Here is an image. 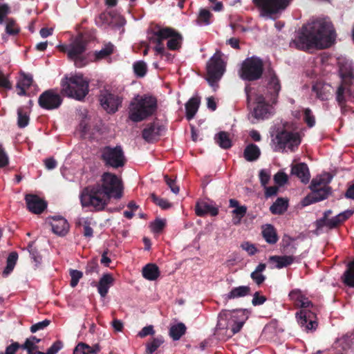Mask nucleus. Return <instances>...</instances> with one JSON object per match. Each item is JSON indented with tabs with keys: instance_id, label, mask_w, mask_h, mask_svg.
Segmentation results:
<instances>
[{
	"instance_id": "obj_1",
	"label": "nucleus",
	"mask_w": 354,
	"mask_h": 354,
	"mask_svg": "<svg viewBox=\"0 0 354 354\" xmlns=\"http://www.w3.org/2000/svg\"><path fill=\"white\" fill-rule=\"evenodd\" d=\"M335 38V30L330 21L318 19L303 26L299 36L292 44L299 49L326 48Z\"/></svg>"
},
{
	"instance_id": "obj_2",
	"label": "nucleus",
	"mask_w": 354,
	"mask_h": 354,
	"mask_svg": "<svg viewBox=\"0 0 354 354\" xmlns=\"http://www.w3.org/2000/svg\"><path fill=\"white\" fill-rule=\"evenodd\" d=\"M248 317L249 311L246 309L221 311L218 317L215 335L221 339L231 337L240 331Z\"/></svg>"
},
{
	"instance_id": "obj_3",
	"label": "nucleus",
	"mask_w": 354,
	"mask_h": 354,
	"mask_svg": "<svg viewBox=\"0 0 354 354\" xmlns=\"http://www.w3.org/2000/svg\"><path fill=\"white\" fill-rule=\"evenodd\" d=\"M289 297L295 306L301 308L295 315L299 326L307 333L315 330L318 324L315 307L312 302L299 289L292 290L289 293Z\"/></svg>"
},
{
	"instance_id": "obj_4",
	"label": "nucleus",
	"mask_w": 354,
	"mask_h": 354,
	"mask_svg": "<svg viewBox=\"0 0 354 354\" xmlns=\"http://www.w3.org/2000/svg\"><path fill=\"white\" fill-rule=\"evenodd\" d=\"M156 97L149 95H138L131 101L129 106V118L134 122L143 121L152 116L157 111Z\"/></svg>"
},
{
	"instance_id": "obj_5",
	"label": "nucleus",
	"mask_w": 354,
	"mask_h": 354,
	"mask_svg": "<svg viewBox=\"0 0 354 354\" xmlns=\"http://www.w3.org/2000/svg\"><path fill=\"white\" fill-rule=\"evenodd\" d=\"M88 80L82 75L65 77L61 82V93L68 97L82 100L88 93Z\"/></svg>"
},
{
	"instance_id": "obj_6",
	"label": "nucleus",
	"mask_w": 354,
	"mask_h": 354,
	"mask_svg": "<svg viewBox=\"0 0 354 354\" xmlns=\"http://www.w3.org/2000/svg\"><path fill=\"white\" fill-rule=\"evenodd\" d=\"M80 198L82 207H92L97 211L103 209L110 201L109 195L96 185L84 189Z\"/></svg>"
},
{
	"instance_id": "obj_7",
	"label": "nucleus",
	"mask_w": 354,
	"mask_h": 354,
	"mask_svg": "<svg viewBox=\"0 0 354 354\" xmlns=\"http://www.w3.org/2000/svg\"><path fill=\"white\" fill-rule=\"evenodd\" d=\"M274 150L276 151H294L301 143V138L297 132H292L284 127L279 129L272 138Z\"/></svg>"
},
{
	"instance_id": "obj_8",
	"label": "nucleus",
	"mask_w": 354,
	"mask_h": 354,
	"mask_svg": "<svg viewBox=\"0 0 354 354\" xmlns=\"http://www.w3.org/2000/svg\"><path fill=\"white\" fill-rule=\"evenodd\" d=\"M253 88L249 85H247L245 88V92L247 96L248 102L254 100L256 103L252 112L251 113L252 116L256 120H264L269 118L272 113V106L270 103L274 104L270 101V97L268 96H264L263 94L254 93L252 91Z\"/></svg>"
},
{
	"instance_id": "obj_9",
	"label": "nucleus",
	"mask_w": 354,
	"mask_h": 354,
	"mask_svg": "<svg viewBox=\"0 0 354 354\" xmlns=\"http://www.w3.org/2000/svg\"><path fill=\"white\" fill-rule=\"evenodd\" d=\"M86 41L82 36L77 37L69 45L59 46L61 51L66 53L70 59L73 60L77 67H82L87 63L84 52Z\"/></svg>"
},
{
	"instance_id": "obj_10",
	"label": "nucleus",
	"mask_w": 354,
	"mask_h": 354,
	"mask_svg": "<svg viewBox=\"0 0 354 354\" xmlns=\"http://www.w3.org/2000/svg\"><path fill=\"white\" fill-rule=\"evenodd\" d=\"M225 71V61L223 54L217 50L207 64V81L215 89Z\"/></svg>"
},
{
	"instance_id": "obj_11",
	"label": "nucleus",
	"mask_w": 354,
	"mask_h": 354,
	"mask_svg": "<svg viewBox=\"0 0 354 354\" xmlns=\"http://www.w3.org/2000/svg\"><path fill=\"white\" fill-rule=\"evenodd\" d=\"M263 71V61L255 56L245 59L239 71V76L242 80L254 81L259 80Z\"/></svg>"
},
{
	"instance_id": "obj_12",
	"label": "nucleus",
	"mask_w": 354,
	"mask_h": 354,
	"mask_svg": "<svg viewBox=\"0 0 354 354\" xmlns=\"http://www.w3.org/2000/svg\"><path fill=\"white\" fill-rule=\"evenodd\" d=\"M100 185L104 192H106L110 197L120 198L122 196V185L121 180L113 174L106 172L100 180V183L96 184Z\"/></svg>"
},
{
	"instance_id": "obj_13",
	"label": "nucleus",
	"mask_w": 354,
	"mask_h": 354,
	"mask_svg": "<svg viewBox=\"0 0 354 354\" xmlns=\"http://www.w3.org/2000/svg\"><path fill=\"white\" fill-rule=\"evenodd\" d=\"M253 3L259 9L261 17L271 18L285 10L290 0H253Z\"/></svg>"
},
{
	"instance_id": "obj_14",
	"label": "nucleus",
	"mask_w": 354,
	"mask_h": 354,
	"mask_svg": "<svg viewBox=\"0 0 354 354\" xmlns=\"http://www.w3.org/2000/svg\"><path fill=\"white\" fill-rule=\"evenodd\" d=\"M101 157L106 165L115 169L123 167L126 162L120 146L104 147L102 149Z\"/></svg>"
},
{
	"instance_id": "obj_15",
	"label": "nucleus",
	"mask_w": 354,
	"mask_h": 354,
	"mask_svg": "<svg viewBox=\"0 0 354 354\" xmlns=\"http://www.w3.org/2000/svg\"><path fill=\"white\" fill-rule=\"evenodd\" d=\"M353 213V212L352 210L348 209L338 214L331 218H320L316 221V231L317 233H320L325 230L333 229L348 219Z\"/></svg>"
},
{
	"instance_id": "obj_16",
	"label": "nucleus",
	"mask_w": 354,
	"mask_h": 354,
	"mask_svg": "<svg viewBox=\"0 0 354 354\" xmlns=\"http://www.w3.org/2000/svg\"><path fill=\"white\" fill-rule=\"evenodd\" d=\"M125 19L120 15H113L112 13H101L95 19V24L100 27L109 26L113 29L119 30L120 32L124 31L122 27L125 24Z\"/></svg>"
},
{
	"instance_id": "obj_17",
	"label": "nucleus",
	"mask_w": 354,
	"mask_h": 354,
	"mask_svg": "<svg viewBox=\"0 0 354 354\" xmlns=\"http://www.w3.org/2000/svg\"><path fill=\"white\" fill-rule=\"evenodd\" d=\"M155 35L158 37L159 40L167 39V45L170 50H177L181 46L182 36L171 28L159 29L155 32Z\"/></svg>"
},
{
	"instance_id": "obj_18",
	"label": "nucleus",
	"mask_w": 354,
	"mask_h": 354,
	"mask_svg": "<svg viewBox=\"0 0 354 354\" xmlns=\"http://www.w3.org/2000/svg\"><path fill=\"white\" fill-rule=\"evenodd\" d=\"M38 102L41 108L46 110H53L59 107L62 99L58 93L50 89L40 95Z\"/></svg>"
},
{
	"instance_id": "obj_19",
	"label": "nucleus",
	"mask_w": 354,
	"mask_h": 354,
	"mask_svg": "<svg viewBox=\"0 0 354 354\" xmlns=\"http://www.w3.org/2000/svg\"><path fill=\"white\" fill-rule=\"evenodd\" d=\"M266 79L267 81V93H266V96L270 97V101L275 103L279 92L281 90L279 80L272 70H269L267 72Z\"/></svg>"
},
{
	"instance_id": "obj_20",
	"label": "nucleus",
	"mask_w": 354,
	"mask_h": 354,
	"mask_svg": "<svg viewBox=\"0 0 354 354\" xmlns=\"http://www.w3.org/2000/svg\"><path fill=\"white\" fill-rule=\"evenodd\" d=\"M101 106L106 112L115 113L122 103L121 98L115 94L104 91L100 96Z\"/></svg>"
},
{
	"instance_id": "obj_21",
	"label": "nucleus",
	"mask_w": 354,
	"mask_h": 354,
	"mask_svg": "<svg viewBox=\"0 0 354 354\" xmlns=\"http://www.w3.org/2000/svg\"><path fill=\"white\" fill-rule=\"evenodd\" d=\"M337 64L344 84H351L354 80V74L351 61L344 57H339L337 58Z\"/></svg>"
},
{
	"instance_id": "obj_22",
	"label": "nucleus",
	"mask_w": 354,
	"mask_h": 354,
	"mask_svg": "<svg viewBox=\"0 0 354 354\" xmlns=\"http://www.w3.org/2000/svg\"><path fill=\"white\" fill-rule=\"evenodd\" d=\"M310 194H308L301 201L303 206H308L310 204L323 201L328 198L331 193L330 187H325L315 189H311Z\"/></svg>"
},
{
	"instance_id": "obj_23",
	"label": "nucleus",
	"mask_w": 354,
	"mask_h": 354,
	"mask_svg": "<svg viewBox=\"0 0 354 354\" xmlns=\"http://www.w3.org/2000/svg\"><path fill=\"white\" fill-rule=\"evenodd\" d=\"M28 209L34 214L41 213L46 207V203L36 195L27 194L25 197Z\"/></svg>"
},
{
	"instance_id": "obj_24",
	"label": "nucleus",
	"mask_w": 354,
	"mask_h": 354,
	"mask_svg": "<svg viewBox=\"0 0 354 354\" xmlns=\"http://www.w3.org/2000/svg\"><path fill=\"white\" fill-rule=\"evenodd\" d=\"M50 224L53 232L59 236L65 235L69 229L67 221L61 216L52 217L50 219Z\"/></svg>"
},
{
	"instance_id": "obj_25",
	"label": "nucleus",
	"mask_w": 354,
	"mask_h": 354,
	"mask_svg": "<svg viewBox=\"0 0 354 354\" xmlns=\"http://www.w3.org/2000/svg\"><path fill=\"white\" fill-rule=\"evenodd\" d=\"M195 212L197 216H203L207 214L211 216H216L218 213V208L212 203L206 201L198 202L196 205Z\"/></svg>"
},
{
	"instance_id": "obj_26",
	"label": "nucleus",
	"mask_w": 354,
	"mask_h": 354,
	"mask_svg": "<svg viewBox=\"0 0 354 354\" xmlns=\"http://www.w3.org/2000/svg\"><path fill=\"white\" fill-rule=\"evenodd\" d=\"M345 84L340 85L336 92V100L342 107L347 100L354 102V94L351 88L346 87Z\"/></svg>"
},
{
	"instance_id": "obj_27",
	"label": "nucleus",
	"mask_w": 354,
	"mask_h": 354,
	"mask_svg": "<svg viewBox=\"0 0 354 354\" xmlns=\"http://www.w3.org/2000/svg\"><path fill=\"white\" fill-rule=\"evenodd\" d=\"M291 172L297 176L302 183H307L309 182L310 175L306 164L299 163L292 166Z\"/></svg>"
},
{
	"instance_id": "obj_28",
	"label": "nucleus",
	"mask_w": 354,
	"mask_h": 354,
	"mask_svg": "<svg viewBox=\"0 0 354 354\" xmlns=\"http://www.w3.org/2000/svg\"><path fill=\"white\" fill-rule=\"evenodd\" d=\"M333 176L327 172L323 173L314 178L310 183V189L328 187V185L332 180Z\"/></svg>"
},
{
	"instance_id": "obj_29",
	"label": "nucleus",
	"mask_w": 354,
	"mask_h": 354,
	"mask_svg": "<svg viewBox=\"0 0 354 354\" xmlns=\"http://www.w3.org/2000/svg\"><path fill=\"white\" fill-rule=\"evenodd\" d=\"M32 83V76L30 74L21 73L16 86L18 95H26V90L30 86Z\"/></svg>"
},
{
	"instance_id": "obj_30",
	"label": "nucleus",
	"mask_w": 354,
	"mask_h": 354,
	"mask_svg": "<svg viewBox=\"0 0 354 354\" xmlns=\"http://www.w3.org/2000/svg\"><path fill=\"white\" fill-rule=\"evenodd\" d=\"M162 127L154 123L150 124L148 127L144 129L142 131V138L147 142H153L160 134Z\"/></svg>"
},
{
	"instance_id": "obj_31",
	"label": "nucleus",
	"mask_w": 354,
	"mask_h": 354,
	"mask_svg": "<svg viewBox=\"0 0 354 354\" xmlns=\"http://www.w3.org/2000/svg\"><path fill=\"white\" fill-rule=\"evenodd\" d=\"M295 260L292 256H271L269 258V261L274 265V267L277 269H281L284 267L292 264Z\"/></svg>"
},
{
	"instance_id": "obj_32",
	"label": "nucleus",
	"mask_w": 354,
	"mask_h": 354,
	"mask_svg": "<svg viewBox=\"0 0 354 354\" xmlns=\"http://www.w3.org/2000/svg\"><path fill=\"white\" fill-rule=\"evenodd\" d=\"M113 283V278L109 274H105L100 278L97 286V290L102 297H104L106 295Z\"/></svg>"
},
{
	"instance_id": "obj_33",
	"label": "nucleus",
	"mask_w": 354,
	"mask_h": 354,
	"mask_svg": "<svg viewBox=\"0 0 354 354\" xmlns=\"http://www.w3.org/2000/svg\"><path fill=\"white\" fill-rule=\"evenodd\" d=\"M250 292V288L248 286H241L232 288L227 294L225 295V300H230L243 297Z\"/></svg>"
},
{
	"instance_id": "obj_34",
	"label": "nucleus",
	"mask_w": 354,
	"mask_h": 354,
	"mask_svg": "<svg viewBox=\"0 0 354 354\" xmlns=\"http://www.w3.org/2000/svg\"><path fill=\"white\" fill-rule=\"evenodd\" d=\"M261 155L259 147L254 144L248 145L243 151V157L248 162L257 160Z\"/></svg>"
},
{
	"instance_id": "obj_35",
	"label": "nucleus",
	"mask_w": 354,
	"mask_h": 354,
	"mask_svg": "<svg viewBox=\"0 0 354 354\" xmlns=\"http://www.w3.org/2000/svg\"><path fill=\"white\" fill-rule=\"evenodd\" d=\"M262 235L266 241L270 244H274L278 241L276 230L270 224H266L262 227Z\"/></svg>"
},
{
	"instance_id": "obj_36",
	"label": "nucleus",
	"mask_w": 354,
	"mask_h": 354,
	"mask_svg": "<svg viewBox=\"0 0 354 354\" xmlns=\"http://www.w3.org/2000/svg\"><path fill=\"white\" fill-rule=\"evenodd\" d=\"M159 275L160 271L156 264L149 263L142 268V276L147 280H156Z\"/></svg>"
},
{
	"instance_id": "obj_37",
	"label": "nucleus",
	"mask_w": 354,
	"mask_h": 354,
	"mask_svg": "<svg viewBox=\"0 0 354 354\" xmlns=\"http://www.w3.org/2000/svg\"><path fill=\"white\" fill-rule=\"evenodd\" d=\"M214 140L222 149H227L232 147V140L230 138V134L225 131H221L216 134Z\"/></svg>"
},
{
	"instance_id": "obj_38",
	"label": "nucleus",
	"mask_w": 354,
	"mask_h": 354,
	"mask_svg": "<svg viewBox=\"0 0 354 354\" xmlns=\"http://www.w3.org/2000/svg\"><path fill=\"white\" fill-rule=\"evenodd\" d=\"M100 350L97 344L90 346L84 343H80L74 349L73 354H97Z\"/></svg>"
},
{
	"instance_id": "obj_39",
	"label": "nucleus",
	"mask_w": 354,
	"mask_h": 354,
	"mask_svg": "<svg viewBox=\"0 0 354 354\" xmlns=\"http://www.w3.org/2000/svg\"><path fill=\"white\" fill-rule=\"evenodd\" d=\"M200 101L196 97H192L185 104L186 117L187 120H192L199 107Z\"/></svg>"
},
{
	"instance_id": "obj_40",
	"label": "nucleus",
	"mask_w": 354,
	"mask_h": 354,
	"mask_svg": "<svg viewBox=\"0 0 354 354\" xmlns=\"http://www.w3.org/2000/svg\"><path fill=\"white\" fill-rule=\"evenodd\" d=\"M343 282L349 287H354V259L348 263L347 269L342 277Z\"/></svg>"
},
{
	"instance_id": "obj_41",
	"label": "nucleus",
	"mask_w": 354,
	"mask_h": 354,
	"mask_svg": "<svg viewBox=\"0 0 354 354\" xmlns=\"http://www.w3.org/2000/svg\"><path fill=\"white\" fill-rule=\"evenodd\" d=\"M266 268L265 263H259L250 274L252 279L259 286L263 283L266 279V276L263 274Z\"/></svg>"
},
{
	"instance_id": "obj_42",
	"label": "nucleus",
	"mask_w": 354,
	"mask_h": 354,
	"mask_svg": "<svg viewBox=\"0 0 354 354\" xmlns=\"http://www.w3.org/2000/svg\"><path fill=\"white\" fill-rule=\"evenodd\" d=\"M18 259L16 252H11L7 258L6 266L3 271V276L8 277L13 270Z\"/></svg>"
},
{
	"instance_id": "obj_43",
	"label": "nucleus",
	"mask_w": 354,
	"mask_h": 354,
	"mask_svg": "<svg viewBox=\"0 0 354 354\" xmlns=\"http://www.w3.org/2000/svg\"><path fill=\"white\" fill-rule=\"evenodd\" d=\"M288 208V201L283 198H278L270 207L272 214H281L286 211Z\"/></svg>"
},
{
	"instance_id": "obj_44",
	"label": "nucleus",
	"mask_w": 354,
	"mask_h": 354,
	"mask_svg": "<svg viewBox=\"0 0 354 354\" xmlns=\"http://www.w3.org/2000/svg\"><path fill=\"white\" fill-rule=\"evenodd\" d=\"M185 330L186 327L185 324L183 323H178L171 326L169 335L174 340L176 341L180 339V338L185 334Z\"/></svg>"
},
{
	"instance_id": "obj_45",
	"label": "nucleus",
	"mask_w": 354,
	"mask_h": 354,
	"mask_svg": "<svg viewBox=\"0 0 354 354\" xmlns=\"http://www.w3.org/2000/svg\"><path fill=\"white\" fill-rule=\"evenodd\" d=\"M313 91L315 93L317 97L321 100H328V96L330 95V92L327 86H323L319 83L316 84L313 86Z\"/></svg>"
},
{
	"instance_id": "obj_46",
	"label": "nucleus",
	"mask_w": 354,
	"mask_h": 354,
	"mask_svg": "<svg viewBox=\"0 0 354 354\" xmlns=\"http://www.w3.org/2000/svg\"><path fill=\"white\" fill-rule=\"evenodd\" d=\"M212 13L209 10L205 8L201 9L197 18V24L200 26L209 25Z\"/></svg>"
},
{
	"instance_id": "obj_47",
	"label": "nucleus",
	"mask_w": 354,
	"mask_h": 354,
	"mask_svg": "<svg viewBox=\"0 0 354 354\" xmlns=\"http://www.w3.org/2000/svg\"><path fill=\"white\" fill-rule=\"evenodd\" d=\"M41 341L40 339L37 338L35 336L30 337L28 338L25 343L21 346V347L24 349L27 350L29 354L32 353L34 350H35L37 346V344H38Z\"/></svg>"
},
{
	"instance_id": "obj_48",
	"label": "nucleus",
	"mask_w": 354,
	"mask_h": 354,
	"mask_svg": "<svg viewBox=\"0 0 354 354\" xmlns=\"http://www.w3.org/2000/svg\"><path fill=\"white\" fill-rule=\"evenodd\" d=\"M247 212V208L245 206L242 205L240 207H236L233 211L232 214H234L232 222L234 224L237 225L240 223L241 218L245 215Z\"/></svg>"
},
{
	"instance_id": "obj_49",
	"label": "nucleus",
	"mask_w": 354,
	"mask_h": 354,
	"mask_svg": "<svg viewBox=\"0 0 354 354\" xmlns=\"http://www.w3.org/2000/svg\"><path fill=\"white\" fill-rule=\"evenodd\" d=\"M133 68L135 74L140 77H144L147 71V64L144 61L135 62L133 65Z\"/></svg>"
},
{
	"instance_id": "obj_50",
	"label": "nucleus",
	"mask_w": 354,
	"mask_h": 354,
	"mask_svg": "<svg viewBox=\"0 0 354 354\" xmlns=\"http://www.w3.org/2000/svg\"><path fill=\"white\" fill-rule=\"evenodd\" d=\"M162 337H158L154 338L151 342L147 344L146 352L147 354L153 353L163 343Z\"/></svg>"
},
{
	"instance_id": "obj_51",
	"label": "nucleus",
	"mask_w": 354,
	"mask_h": 354,
	"mask_svg": "<svg viewBox=\"0 0 354 354\" xmlns=\"http://www.w3.org/2000/svg\"><path fill=\"white\" fill-rule=\"evenodd\" d=\"M18 119L17 123L19 127L24 128L28 124L29 116L26 112H24L23 108H19L17 111Z\"/></svg>"
},
{
	"instance_id": "obj_52",
	"label": "nucleus",
	"mask_w": 354,
	"mask_h": 354,
	"mask_svg": "<svg viewBox=\"0 0 354 354\" xmlns=\"http://www.w3.org/2000/svg\"><path fill=\"white\" fill-rule=\"evenodd\" d=\"M113 46L111 44H107L104 47L95 53L96 59H103L113 53Z\"/></svg>"
},
{
	"instance_id": "obj_53",
	"label": "nucleus",
	"mask_w": 354,
	"mask_h": 354,
	"mask_svg": "<svg viewBox=\"0 0 354 354\" xmlns=\"http://www.w3.org/2000/svg\"><path fill=\"white\" fill-rule=\"evenodd\" d=\"M70 276L71 278L70 285L71 287L74 288L77 285L80 279L82 277L83 274L79 270H71Z\"/></svg>"
},
{
	"instance_id": "obj_54",
	"label": "nucleus",
	"mask_w": 354,
	"mask_h": 354,
	"mask_svg": "<svg viewBox=\"0 0 354 354\" xmlns=\"http://www.w3.org/2000/svg\"><path fill=\"white\" fill-rule=\"evenodd\" d=\"M303 115H304V120L306 122V124L310 127H312L315 124V117L312 113V111L309 109H304L303 110Z\"/></svg>"
},
{
	"instance_id": "obj_55",
	"label": "nucleus",
	"mask_w": 354,
	"mask_h": 354,
	"mask_svg": "<svg viewBox=\"0 0 354 354\" xmlns=\"http://www.w3.org/2000/svg\"><path fill=\"white\" fill-rule=\"evenodd\" d=\"M19 28L16 26L15 22L12 19H8L6 21V31L9 35H16L19 32Z\"/></svg>"
},
{
	"instance_id": "obj_56",
	"label": "nucleus",
	"mask_w": 354,
	"mask_h": 354,
	"mask_svg": "<svg viewBox=\"0 0 354 354\" xmlns=\"http://www.w3.org/2000/svg\"><path fill=\"white\" fill-rule=\"evenodd\" d=\"M28 250L30 253L31 258L36 263V264H39L41 262V257L39 255L37 250L34 248L33 243H30L28 245Z\"/></svg>"
},
{
	"instance_id": "obj_57",
	"label": "nucleus",
	"mask_w": 354,
	"mask_h": 354,
	"mask_svg": "<svg viewBox=\"0 0 354 354\" xmlns=\"http://www.w3.org/2000/svg\"><path fill=\"white\" fill-rule=\"evenodd\" d=\"M151 198L153 201L162 209H167L171 207V204L166 199L159 198L155 194L151 195Z\"/></svg>"
},
{
	"instance_id": "obj_58",
	"label": "nucleus",
	"mask_w": 354,
	"mask_h": 354,
	"mask_svg": "<svg viewBox=\"0 0 354 354\" xmlns=\"http://www.w3.org/2000/svg\"><path fill=\"white\" fill-rule=\"evenodd\" d=\"M165 226V221L157 218L151 224V230L155 233H159Z\"/></svg>"
},
{
	"instance_id": "obj_59",
	"label": "nucleus",
	"mask_w": 354,
	"mask_h": 354,
	"mask_svg": "<svg viewBox=\"0 0 354 354\" xmlns=\"http://www.w3.org/2000/svg\"><path fill=\"white\" fill-rule=\"evenodd\" d=\"M241 248L243 250L247 252L249 255H253L257 252V250L255 245L252 243H250V242H248V241L243 242V243H241Z\"/></svg>"
},
{
	"instance_id": "obj_60",
	"label": "nucleus",
	"mask_w": 354,
	"mask_h": 354,
	"mask_svg": "<svg viewBox=\"0 0 354 354\" xmlns=\"http://www.w3.org/2000/svg\"><path fill=\"white\" fill-rule=\"evenodd\" d=\"M83 227V234L86 237L91 238L93 236V229L90 226V223L87 220H84L82 223H80Z\"/></svg>"
},
{
	"instance_id": "obj_61",
	"label": "nucleus",
	"mask_w": 354,
	"mask_h": 354,
	"mask_svg": "<svg viewBox=\"0 0 354 354\" xmlns=\"http://www.w3.org/2000/svg\"><path fill=\"white\" fill-rule=\"evenodd\" d=\"M274 182L279 186L283 185L288 180V176L283 172H278L274 176Z\"/></svg>"
},
{
	"instance_id": "obj_62",
	"label": "nucleus",
	"mask_w": 354,
	"mask_h": 354,
	"mask_svg": "<svg viewBox=\"0 0 354 354\" xmlns=\"http://www.w3.org/2000/svg\"><path fill=\"white\" fill-rule=\"evenodd\" d=\"M49 324H50V321L48 319H45L42 322H39L32 325L30 327V331L34 333L38 330H43L46 327H47L49 325Z\"/></svg>"
},
{
	"instance_id": "obj_63",
	"label": "nucleus",
	"mask_w": 354,
	"mask_h": 354,
	"mask_svg": "<svg viewBox=\"0 0 354 354\" xmlns=\"http://www.w3.org/2000/svg\"><path fill=\"white\" fill-rule=\"evenodd\" d=\"M259 178L261 185L266 187V185L268 183L270 178V172L266 169H261L259 171Z\"/></svg>"
},
{
	"instance_id": "obj_64",
	"label": "nucleus",
	"mask_w": 354,
	"mask_h": 354,
	"mask_svg": "<svg viewBox=\"0 0 354 354\" xmlns=\"http://www.w3.org/2000/svg\"><path fill=\"white\" fill-rule=\"evenodd\" d=\"M10 9L8 4H0V24H3L6 16L10 13Z\"/></svg>"
}]
</instances>
